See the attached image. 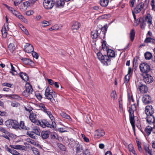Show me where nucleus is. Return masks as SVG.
<instances>
[{
    "mask_svg": "<svg viewBox=\"0 0 155 155\" xmlns=\"http://www.w3.org/2000/svg\"><path fill=\"white\" fill-rule=\"evenodd\" d=\"M146 22L145 21L144 18L142 19V20L141 22L140 23V28L142 29H145V27L146 25Z\"/></svg>",
    "mask_w": 155,
    "mask_h": 155,
    "instance_id": "44",
    "label": "nucleus"
},
{
    "mask_svg": "<svg viewBox=\"0 0 155 155\" xmlns=\"http://www.w3.org/2000/svg\"><path fill=\"white\" fill-rule=\"evenodd\" d=\"M31 150L33 153L35 155H40L39 151L35 147H31Z\"/></svg>",
    "mask_w": 155,
    "mask_h": 155,
    "instance_id": "50",
    "label": "nucleus"
},
{
    "mask_svg": "<svg viewBox=\"0 0 155 155\" xmlns=\"http://www.w3.org/2000/svg\"><path fill=\"white\" fill-rule=\"evenodd\" d=\"M37 125H40L43 128L46 127L50 128H54L56 126V124L55 122L51 123V121L48 122L46 120L43 119L41 121H38L37 124Z\"/></svg>",
    "mask_w": 155,
    "mask_h": 155,
    "instance_id": "3",
    "label": "nucleus"
},
{
    "mask_svg": "<svg viewBox=\"0 0 155 155\" xmlns=\"http://www.w3.org/2000/svg\"><path fill=\"white\" fill-rule=\"evenodd\" d=\"M146 118L147 122L149 124H153L155 119L154 117L152 114L147 115Z\"/></svg>",
    "mask_w": 155,
    "mask_h": 155,
    "instance_id": "23",
    "label": "nucleus"
},
{
    "mask_svg": "<svg viewBox=\"0 0 155 155\" xmlns=\"http://www.w3.org/2000/svg\"><path fill=\"white\" fill-rule=\"evenodd\" d=\"M81 26V24L78 22H74L73 25L71 26V28L73 30H77L79 29Z\"/></svg>",
    "mask_w": 155,
    "mask_h": 155,
    "instance_id": "33",
    "label": "nucleus"
},
{
    "mask_svg": "<svg viewBox=\"0 0 155 155\" xmlns=\"http://www.w3.org/2000/svg\"><path fill=\"white\" fill-rule=\"evenodd\" d=\"M11 105L13 107H18L20 106V104L18 102L15 101H13L11 102Z\"/></svg>",
    "mask_w": 155,
    "mask_h": 155,
    "instance_id": "48",
    "label": "nucleus"
},
{
    "mask_svg": "<svg viewBox=\"0 0 155 155\" xmlns=\"http://www.w3.org/2000/svg\"><path fill=\"white\" fill-rule=\"evenodd\" d=\"M25 90L23 92V95L25 97H28L30 94H32L33 91L31 85L28 83H27L25 85Z\"/></svg>",
    "mask_w": 155,
    "mask_h": 155,
    "instance_id": "5",
    "label": "nucleus"
},
{
    "mask_svg": "<svg viewBox=\"0 0 155 155\" xmlns=\"http://www.w3.org/2000/svg\"><path fill=\"white\" fill-rule=\"evenodd\" d=\"M140 0H138V1H139ZM136 2V0H130L129 2V4L131 7H133L134 5V3Z\"/></svg>",
    "mask_w": 155,
    "mask_h": 155,
    "instance_id": "59",
    "label": "nucleus"
},
{
    "mask_svg": "<svg viewBox=\"0 0 155 155\" xmlns=\"http://www.w3.org/2000/svg\"><path fill=\"white\" fill-rule=\"evenodd\" d=\"M5 124L8 127H12L15 129L19 128V124L15 120H8L5 122Z\"/></svg>",
    "mask_w": 155,
    "mask_h": 155,
    "instance_id": "4",
    "label": "nucleus"
},
{
    "mask_svg": "<svg viewBox=\"0 0 155 155\" xmlns=\"http://www.w3.org/2000/svg\"><path fill=\"white\" fill-rule=\"evenodd\" d=\"M137 110V107L135 103L132 104L129 107V118L130 123L133 128L135 127V121L134 119V111Z\"/></svg>",
    "mask_w": 155,
    "mask_h": 155,
    "instance_id": "1",
    "label": "nucleus"
},
{
    "mask_svg": "<svg viewBox=\"0 0 155 155\" xmlns=\"http://www.w3.org/2000/svg\"><path fill=\"white\" fill-rule=\"evenodd\" d=\"M105 51H107V56L109 57L113 58L115 57V52L114 50L107 48V49L105 50Z\"/></svg>",
    "mask_w": 155,
    "mask_h": 155,
    "instance_id": "27",
    "label": "nucleus"
},
{
    "mask_svg": "<svg viewBox=\"0 0 155 155\" xmlns=\"http://www.w3.org/2000/svg\"><path fill=\"white\" fill-rule=\"evenodd\" d=\"M58 146L59 148L61 150L65 151L66 150L65 147L62 144L60 143H58Z\"/></svg>",
    "mask_w": 155,
    "mask_h": 155,
    "instance_id": "52",
    "label": "nucleus"
},
{
    "mask_svg": "<svg viewBox=\"0 0 155 155\" xmlns=\"http://www.w3.org/2000/svg\"><path fill=\"white\" fill-rule=\"evenodd\" d=\"M10 65L11 67V71H10V73H11L12 75H15V74H14L13 72H16V71L15 69V68L13 67V66L12 63H10Z\"/></svg>",
    "mask_w": 155,
    "mask_h": 155,
    "instance_id": "55",
    "label": "nucleus"
},
{
    "mask_svg": "<svg viewBox=\"0 0 155 155\" xmlns=\"http://www.w3.org/2000/svg\"><path fill=\"white\" fill-rule=\"evenodd\" d=\"M11 147L13 149H19V150H23L25 148V147L21 145H11Z\"/></svg>",
    "mask_w": 155,
    "mask_h": 155,
    "instance_id": "36",
    "label": "nucleus"
},
{
    "mask_svg": "<svg viewBox=\"0 0 155 155\" xmlns=\"http://www.w3.org/2000/svg\"><path fill=\"white\" fill-rule=\"evenodd\" d=\"M146 6L145 4L143 2H141L137 4L135 7L134 10L136 14L139 13L142 10H144Z\"/></svg>",
    "mask_w": 155,
    "mask_h": 155,
    "instance_id": "10",
    "label": "nucleus"
},
{
    "mask_svg": "<svg viewBox=\"0 0 155 155\" xmlns=\"http://www.w3.org/2000/svg\"><path fill=\"white\" fill-rule=\"evenodd\" d=\"M65 2L64 0H56L55 2L56 7L58 8L63 7L64 4Z\"/></svg>",
    "mask_w": 155,
    "mask_h": 155,
    "instance_id": "26",
    "label": "nucleus"
},
{
    "mask_svg": "<svg viewBox=\"0 0 155 155\" xmlns=\"http://www.w3.org/2000/svg\"><path fill=\"white\" fill-rule=\"evenodd\" d=\"M12 13L16 17H17L19 15H20V13L15 10H14Z\"/></svg>",
    "mask_w": 155,
    "mask_h": 155,
    "instance_id": "63",
    "label": "nucleus"
},
{
    "mask_svg": "<svg viewBox=\"0 0 155 155\" xmlns=\"http://www.w3.org/2000/svg\"><path fill=\"white\" fill-rule=\"evenodd\" d=\"M32 52V55L34 58L38 59V55L37 53L34 51Z\"/></svg>",
    "mask_w": 155,
    "mask_h": 155,
    "instance_id": "60",
    "label": "nucleus"
},
{
    "mask_svg": "<svg viewBox=\"0 0 155 155\" xmlns=\"http://www.w3.org/2000/svg\"><path fill=\"white\" fill-rule=\"evenodd\" d=\"M97 55L98 58L101 61V62H104V58H108L107 57L106 55H103L102 53L100 51L98 52L97 54Z\"/></svg>",
    "mask_w": 155,
    "mask_h": 155,
    "instance_id": "25",
    "label": "nucleus"
},
{
    "mask_svg": "<svg viewBox=\"0 0 155 155\" xmlns=\"http://www.w3.org/2000/svg\"><path fill=\"white\" fill-rule=\"evenodd\" d=\"M7 150L12 154L14 155H19V153L15 150L7 148Z\"/></svg>",
    "mask_w": 155,
    "mask_h": 155,
    "instance_id": "41",
    "label": "nucleus"
},
{
    "mask_svg": "<svg viewBox=\"0 0 155 155\" xmlns=\"http://www.w3.org/2000/svg\"><path fill=\"white\" fill-rule=\"evenodd\" d=\"M23 1V0H15L14 2V5L15 6L20 5Z\"/></svg>",
    "mask_w": 155,
    "mask_h": 155,
    "instance_id": "57",
    "label": "nucleus"
},
{
    "mask_svg": "<svg viewBox=\"0 0 155 155\" xmlns=\"http://www.w3.org/2000/svg\"><path fill=\"white\" fill-rule=\"evenodd\" d=\"M146 115H151L154 113V109L151 105H148L146 106L145 110Z\"/></svg>",
    "mask_w": 155,
    "mask_h": 155,
    "instance_id": "15",
    "label": "nucleus"
},
{
    "mask_svg": "<svg viewBox=\"0 0 155 155\" xmlns=\"http://www.w3.org/2000/svg\"><path fill=\"white\" fill-rule=\"evenodd\" d=\"M130 75H127V74L125 76L124 79V81L126 85H127L130 79Z\"/></svg>",
    "mask_w": 155,
    "mask_h": 155,
    "instance_id": "40",
    "label": "nucleus"
},
{
    "mask_svg": "<svg viewBox=\"0 0 155 155\" xmlns=\"http://www.w3.org/2000/svg\"><path fill=\"white\" fill-rule=\"evenodd\" d=\"M37 116V114L34 113H33L32 112L30 114L29 116V118L31 121L36 125L39 121Z\"/></svg>",
    "mask_w": 155,
    "mask_h": 155,
    "instance_id": "13",
    "label": "nucleus"
},
{
    "mask_svg": "<svg viewBox=\"0 0 155 155\" xmlns=\"http://www.w3.org/2000/svg\"><path fill=\"white\" fill-rule=\"evenodd\" d=\"M143 80L145 83L149 84L153 81V79L151 75L147 74L143 76Z\"/></svg>",
    "mask_w": 155,
    "mask_h": 155,
    "instance_id": "14",
    "label": "nucleus"
},
{
    "mask_svg": "<svg viewBox=\"0 0 155 155\" xmlns=\"http://www.w3.org/2000/svg\"><path fill=\"white\" fill-rule=\"evenodd\" d=\"M38 106L41 108V110L44 112L46 111V110H47V109L45 104L43 103H40L39 104Z\"/></svg>",
    "mask_w": 155,
    "mask_h": 155,
    "instance_id": "46",
    "label": "nucleus"
},
{
    "mask_svg": "<svg viewBox=\"0 0 155 155\" xmlns=\"http://www.w3.org/2000/svg\"><path fill=\"white\" fill-rule=\"evenodd\" d=\"M144 41L145 43H151L155 44V40L150 37H147Z\"/></svg>",
    "mask_w": 155,
    "mask_h": 155,
    "instance_id": "32",
    "label": "nucleus"
},
{
    "mask_svg": "<svg viewBox=\"0 0 155 155\" xmlns=\"http://www.w3.org/2000/svg\"><path fill=\"white\" fill-rule=\"evenodd\" d=\"M41 130L39 127L37 126L33 127L31 131H27L26 134L28 136H33L35 134L40 136Z\"/></svg>",
    "mask_w": 155,
    "mask_h": 155,
    "instance_id": "9",
    "label": "nucleus"
},
{
    "mask_svg": "<svg viewBox=\"0 0 155 155\" xmlns=\"http://www.w3.org/2000/svg\"><path fill=\"white\" fill-rule=\"evenodd\" d=\"M99 31V30H93L91 32V36L93 39H96L98 38Z\"/></svg>",
    "mask_w": 155,
    "mask_h": 155,
    "instance_id": "21",
    "label": "nucleus"
},
{
    "mask_svg": "<svg viewBox=\"0 0 155 155\" xmlns=\"http://www.w3.org/2000/svg\"><path fill=\"white\" fill-rule=\"evenodd\" d=\"M30 5V2L28 1H26L21 3L19 6V8L22 11H25Z\"/></svg>",
    "mask_w": 155,
    "mask_h": 155,
    "instance_id": "17",
    "label": "nucleus"
},
{
    "mask_svg": "<svg viewBox=\"0 0 155 155\" xmlns=\"http://www.w3.org/2000/svg\"><path fill=\"white\" fill-rule=\"evenodd\" d=\"M34 49L32 45L29 43H27L24 46V51L26 52L30 53L33 52Z\"/></svg>",
    "mask_w": 155,
    "mask_h": 155,
    "instance_id": "16",
    "label": "nucleus"
},
{
    "mask_svg": "<svg viewBox=\"0 0 155 155\" xmlns=\"http://www.w3.org/2000/svg\"><path fill=\"white\" fill-rule=\"evenodd\" d=\"M75 144L76 145V150L77 153L80 152L81 151V148L82 147L79 144L78 142L76 141L75 142Z\"/></svg>",
    "mask_w": 155,
    "mask_h": 155,
    "instance_id": "43",
    "label": "nucleus"
},
{
    "mask_svg": "<svg viewBox=\"0 0 155 155\" xmlns=\"http://www.w3.org/2000/svg\"><path fill=\"white\" fill-rule=\"evenodd\" d=\"M4 5L5 6V7H6L10 11H11V12L12 13V12L13 11H14V9L12 7L9 6H8L7 5L5 4Z\"/></svg>",
    "mask_w": 155,
    "mask_h": 155,
    "instance_id": "62",
    "label": "nucleus"
},
{
    "mask_svg": "<svg viewBox=\"0 0 155 155\" xmlns=\"http://www.w3.org/2000/svg\"><path fill=\"white\" fill-rule=\"evenodd\" d=\"M9 30L8 25H6L5 24L2 27L1 30L2 37L3 38H5L7 37L8 33L7 31Z\"/></svg>",
    "mask_w": 155,
    "mask_h": 155,
    "instance_id": "18",
    "label": "nucleus"
},
{
    "mask_svg": "<svg viewBox=\"0 0 155 155\" xmlns=\"http://www.w3.org/2000/svg\"><path fill=\"white\" fill-rule=\"evenodd\" d=\"M153 128L150 126H147L145 129V134L148 136L149 135L151 132H152Z\"/></svg>",
    "mask_w": 155,
    "mask_h": 155,
    "instance_id": "30",
    "label": "nucleus"
},
{
    "mask_svg": "<svg viewBox=\"0 0 155 155\" xmlns=\"http://www.w3.org/2000/svg\"><path fill=\"white\" fill-rule=\"evenodd\" d=\"M45 95L47 99L49 100L51 102L53 103V101H54V96L55 97L56 94L53 90L48 87L45 89Z\"/></svg>",
    "mask_w": 155,
    "mask_h": 155,
    "instance_id": "2",
    "label": "nucleus"
},
{
    "mask_svg": "<svg viewBox=\"0 0 155 155\" xmlns=\"http://www.w3.org/2000/svg\"><path fill=\"white\" fill-rule=\"evenodd\" d=\"M21 60L26 65H29L31 66H35L34 62L31 60L26 58H22Z\"/></svg>",
    "mask_w": 155,
    "mask_h": 155,
    "instance_id": "19",
    "label": "nucleus"
},
{
    "mask_svg": "<svg viewBox=\"0 0 155 155\" xmlns=\"http://www.w3.org/2000/svg\"><path fill=\"white\" fill-rule=\"evenodd\" d=\"M107 57L108 58H104V62H101L104 65H105L106 66H107L109 65H110L111 63V58H110L107 55Z\"/></svg>",
    "mask_w": 155,
    "mask_h": 155,
    "instance_id": "29",
    "label": "nucleus"
},
{
    "mask_svg": "<svg viewBox=\"0 0 155 155\" xmlns=\"http://www.w3.org/2000/svg\"><path fill=\"white\" fill-rule=\"evenodd\" d=\"M2 85L3 86H6L11 88L13 87L14 86L13 84H10L8 82H5L2 84Z\"/></svg>",
    "mask_w": 155,
    "mask_h": 155,
    "instance_id": "47",
    "label": "nucleus"
},
{
    "mask_svg": "<svg viewBox=\"0 0 155 155\" xmlns=\"http://www.w3.org/2000/svg\"><path fill=\"white\" fill-rule=\"evenodd\" d=\"M60 114L62 117L67 119L69 121L71 120V118L70 116L66 113L62 112L60 113Z\"/></svg>",
    "mask_w": 155,
    "mask_h": 155,
    "instance_id": "34",
    "label": "nucleus"
},
{
    "mask_svg": "<svg viewBox=\"0 0 155 155\" xmlns=\"http://www.w3.org/2000/svg\"><path fill=\"white\" fill-rule=\"evenodd\" d=\"M117 94L115 91H113L111 94V97L114 99H115L116 97Z\"/></svg>",
    "mask_w": 155,
    "mask_h": 155,
    "instance_id": "61",
    "label": "nucleus"
},
{
    "mask_svg": "<svg viewBox=\"0 0 155 155\" xmlns=\"http://www.w3.org/2000/svg\"><path fill=\"white\" fill-rule=\"evenodd\" d=\"M94 136H104L105 132L104 130L101 129H99L94 132Z\"/></svg>",
    "mask_w": 155,
    "mask_h": 155,
    "instance_id": "24",
    "label": "nucleus"
},
{
    "mask_svg": "<svg viewBox=\"0 0 155 155\" xmlns=\"http://www.w3.org/2000/svg\"><path fill=\"white\" fill-rule=\"evenodd\" d=\"M143 18L147 23L149 28H150L152 25V18L151 15L150 13H147L143 16Z\"/></svg>",
    "mask_w": 155,
    "mask_h": 155,
    "instance_id": "11",
    "label": "nucleus"
},
{
    "mask_svg": "<svg viewBox=\"0 0 155 155\" xmlns=\"http://www.w3.org/2000/svg\"><path fill=\"white\" fill-rule=\"evenodd\" d=\"M21 78L25 81H27L29 80V77L28 74L25 72H21L19 74Z\"/></svg>",
    "mask_w": 155,
    "mask_h": 155,
    "instance_id": "22",
    "label": "nucleus"
},
{
    "mask_svg": "<svg viewBox=\"0 0 155 155\" xmlns=\"http://www.w3.org/2000/svg\"><path fill=\"white\" fill-rule=\"evenodd\" d=\"M106 41L105 40H103V41L102 45V48L104 51H105V47L104 46V45H105V50L107 49L108 47L106 46Z\"/></svg>",
    "mask_w": 155,
    "mask_h": 155,
    "instance_id": "58",
    "label": "nucleus"
},
{
    "mask_svg": "<svg viewBox=\"0 0 155 155\" xmlns=\"http://www.w3.org/2000/svg\"><path fill=\"white\" fill-rule=\"evenodd\" d=\"M144 150L149 154L151 153V151L149 149V145L148 144H145L144 145Z\"/></svg>",
    "mask_w": 155,
    "mask_h": 155,
    "instance_id": "39",
    "label": "nucleus"
},
{
    "mask_svg": "<svg viewBox=\"0 0 155 155\" xmlns=\"http://www.w3.org/2000/svg\"><path fill=\"white\" fill-rule=\"evenodd\" d=\"M136 86L138 88L140 91L142 93H147L148 88L147 86L144 84L143 82L138 81L137 83Z\"/></svg>",
    "mask_w": 155,
    "mask_h": 155,
    "instance_id": "7",
    "label": "nucleus"
},
{
    "mask_svg": "<svg viewBox=\"0 0 155 155\" xmlns=\"http://www.w3.org/2000/svg\"><path fill=\"white\" fill-rule=\"evenodd\" d=\"M107 28L108 26L106 24L104 25V28L103 30H100V31H99L98 38L102 39L105 38Z\"/></svg>",
    "mask_w": 155,
    "mask_h": 155,
    "instance_id": "12",
    "label": "nucleus"
},
{
    "mask_svg": "<svg viewBox=\"0 0 155 155\" xmlns=\"http://www.w3.org/2000/svg\"><path fill=\"white\" fill-rule=\"evenodd\" d=\"M150 5L151 6V10L155 11V0H151Z\"/></svg>",
    "mask_w": 155,
    "mask_h": 155,
    "instance_id": "49",
    "label": "nucleus"
},
{
    "mask_svg": "<svg viewBox=\"0 0 155 155\" xmlns=\"http://www.w3.org/2000/svg\"><path fill=\"white\" fill-rule=\"evenodd\" d=\"M25 110L29 112L30 114L32 112L33 108L30 106H27L25 107Z\"/></svg>",
    "mask_w": 155,
    "mask_h": 155,
    "instance_id": "53",
    "label": "nucleus"
},
{
    "mask_svg": "<svg viewBox=\"0 0 155 155\" xmlns=\"http://www.w3.org/2000/svg\"><path fill=\"white\" fill-rule=\"evenodd\" d=\"M109 2V0H100V4L101 6L105 7L107 6Z\"/></svg>",
    "mask_w": 155,
    "mask_h": 155,
    "instance_id": "31",
    "label": "nucleus"
},
{
    "mask_svg": "<svg viewBox=\"0 0 155 155\" xmlns=\"http://www.w3.org/2000/svg\"><path fill=\"white\" fill-rule=\"evenodd\" d=\"M43 5L45 9H50L55 5V2L53 0H44Z\"/></svg>",
    "mask_w": 155,
    "mask_h": 155,
    "instance_id": "8",
    "label": "nucleus"
},
{
    "mask_svg": "<svg viewBox=\"0 0 155 155\" xmlns=\"http://www.w3.org/2000/svg\"><path fill=\"white\" fill-rule=\"evenodd\" d=\"M128 147L131 154H133L134 155H137L136 151L134 150V147L132 144H129Z\"/></svg>",
    "mask_w": 155,
    "mask_h": 155,
    "instance_id": "35",
    "label": "nucleus"
},
{
    "mask_svg": "<svg viewBox=\"0 0 155 155\" xmlns=\"http://www.w3.org/2000/svg\"><path fill=\"white\" fill-rule=\"evenodd\" d=\"M20 27L21 28V30L25 33L26 35H29V33L28 31L27 30L26 28L22 25H20Z\"/></svg>",
    "mask_w": 155,
    "mask_h": 155,
    "instance_id": "45",
    "label": "nucleus"
},
{
    "mask_svg": "<svg viewBox=\"0 0 155 155\" xmlns=\"http://www.w3.org/2000/svg\"><path fill=\"white\" fill-rule=\"evenodd\" d=\"M19 127H20L23 130H25L27 131L30 130V127L25 126L24 122L23 121H20V124H19Z\"/></svg>",
    "mask_w": 155,
    "mask_h": 155,
    "instance_id": "28",
    "label": "nucleus"
},
{
    "mask_svg": "<svg viewBox=\"0 0 155 155\" xmlns=\"http://www.w3.org/2000/svg\"><path fill=\"white\" fill-rule=\"evenodd\" d=\"M8 48L11 52L12 53L15 50L14 44L13 43L10 44L8 46Z\"/></svg>",
    "mask_w": 155,
    "mask_h": 155,
    "instance_id": "38",
    "label": "nucleus"
},
{
    "mask_svg": "<svg viewBox=\"0 0 155 155\" xmlns=\"http://www.w3.org/2000/svg\"><path fill=\"white\" fill-rule=\"evenodd\" d=\"M41 23L42 24H45V25H42V26L44 27H46L47 26L50 25L51 24L50 21H48L46 20H44L41 21Z\"/></svg>",
    "mask_w": 155,
    "mask_h": 155,
    "instance_id": "54",
    "label": "nucleus"
},
{
    "mask_svg": "<svg viewBox=\"0 0 155 155\" xmlns=\"http://www.w3.org/2000/svg\"><path fill=\"white\" fill-rule=\"evenodd\" d=\"M143 18L142 17H140L137 19H136V20H134V22L135 23H136L137 25H138L141 22V21L142 20Z\"/></svg>",
    "mask_w": 155,
    "mask_h": 155,
    "instance_id": "56",
    "label": "nucleus"
},
{
    "mask_svg": "<svg viewBox=\"0 0 155 155\" xmlns=\"http://www.w3.org/2000/svg\"><path fill=\"white\" fill-rule=\"evenodd\" d=\"M135 36V32L134 29H132L130 33V38L132 42H133Z\"/></svg>",
    "mask_w": 155,
    "mask_h": 155,
    "instance_id": "37",
    "label": "nucleus"
},
{
    "mask_svg": "<svg viewBox=\"0 0 155 155\" xmlns=\"http://www.w3.org/2000/svg\"><path fill=\"white\" fill-rule=\"evenodd\" d=\"M35 95L37 98L39 100H41L42 98V95L39 93L36 94Z\"/></svg>",
    "mask_w": 155,
    "mask_h": 155,
    "instance_id": "64",
    "label": "nucleus"
},
{
    "mask_svg": "<svg viewBox=\"0 0 155 155\" xmlns=\"http://www.w3.org/2000/svg\"><path fill=\"white\" fill-rule=\"evenodd\" d=\"M50 133V131L49 130H43L41 132V136H48Z\"/></svg>",
    "mask_w": 155,
    "mask_h": 155,
    "instance_id": "51",
    "label": "nucleus"
},
{
    "mask_svg": "<svg viewBox=\"0 0 155 155\" xmlns=\"http://www.w3.org/2000/svg\"><path fill=\"white\" fill-rule=\"evenodd\" d=\"M142 100L145 104L150 103L151 102V97L148 95H145L142 98Z\"/></svg>",
    "mask_w": 155,
    "mask_h": 155,
    "instance_id": "20",
    "label": "nucleus"
},
{
    "mask_svg": "<svg viewBox=\"0 0 155 155\" xmlns=\"http://www.w3.org/2000/svg\"><path fill=\"white\" fill-rule=\"evenodd\" d=\"M139 67L141 72L145 74H147L150 71V65L146 63H141Z\"/></svg>",
    "mask_w": 155,
    "mask_h": 155,
    "instance_id": "6",
    "label": "nucleus"
},
{
    "mask_svg": "<svg viewBox=\"0 0 155 155\" xmlns=\"http://www.w3.org/2000/svg\"><path fill=\"white\" fill-rule=\"evenodd\" d=\"M145 58L146 60H150L152 57V55L151 53L149 52H147L144 54Z\"/></svg>",
    "mask_w": 155,
    "mask_h": 155,
    "instance_id": "42",
    "label": "nucleus"
}]
</instances>
